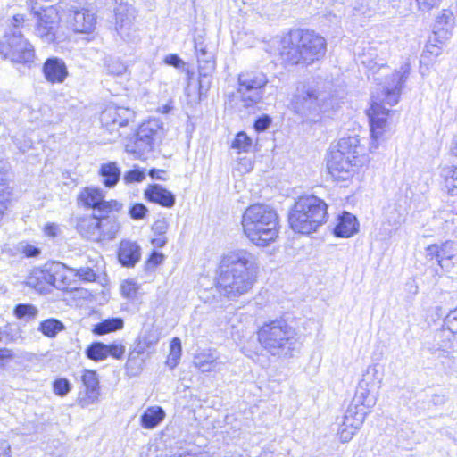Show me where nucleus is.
Instances as JSON below:
<instances>
[{
  "label": "nucleus",
  "mask_w": 457,
  "mask_h": 457,
  "mask_svg": "<svg viewBox=\"0 0 457 457\" xmlns=\"http://www.w3.org/2000/svg\"><path fill=\"white\" fill-rule=\"evenodd\" d=\"M163 135V128L159 120H150L141 124L136 133L135 141L126 145V151L142 155L154 149Z\"/></svg>",
  "instance_id": "f8f14e48"
},
{
  "label": "nucleus",
  "mask_w": 457,
  "mask_h": 457,
  "mask_svg": "<svg viewBox=\"0 0 457 457\" xmlns=\"http://www.w3.org/2000/svg\"><path fill=\"white\" fill-rule=\"evenodd\" d=\"M328 206L313 195H302L295 202L288 221L291 228L301 234H310L327 221Z\"/></svg>",
  "instance_id": "423d86ee"
},
{
  "label": "nucleus",
  "mask_w": 457,
  "mask_h": 457,
  "mask_svg": "<svg viewBox=\"0 0 457 457\" xmlns=\"http://www.w3.org/2000/svg\"><path fill=\"white\" fill-rule=\"evenodd\" d=\"M259 271L257 257L244 249L224 254L220 264L218 287L228 298L248 293L256 282Z\"/></svg>",
  "instance_id": "f257e3e1"
},
{
  "label": "nucleus",
  "mask_w": 457,
  "mask_h": 457,
  "mask_svg": "<svg viewBox=\"0 0 457 457\" xmlns=\"http://www.w3.org/2000/svg\"><path fill=\"white\" fill-rule=\"evenodd\" d=\"M409 73L410 65L408 63L402 65L398 71L386 78L384 82L378 83L377 90L380 92L372 93L371 106L368 112V116L373 141L378 140L383 136L387 126L386 116L390 111L381 105V103H386L391 106L398 103Z\"/></svg>",
  "instance_id": "f03ea898"
},
{
  "label": "nucleus",
  "mask_w": 457,
  "mask_h": 457,
  "mask_svg": "<svg viewBox=\"0 0 457 457\" xmlns=\"http://www.w3.org/2000/svg\"><path fill=\"white\" fill-rule=\"evenodd\" d=\"M163 254L154 251L148 259V263L153 266H157L163 261Z\"/></svg>",
  "instance_id": "680f3d73"
},
{
  "label": "nucleus",
  "mask_w": 457,
  "mask_h": 457,
  "mask_svg": "<svg viewBox=\"0 0 457 457\" xmlns=\"http://www.w3.org/2000/svg\"><path fill=\"white\" fill-rule=\"evenodd\" d=\"M86 355L88 359L95 361L106 359L108 357L106 345L102 342H95L91 344L86 349Z\"/></svg>",
  "instance_id": "e433bc0d"
},
{
  "label": "nucleus",
  "mask_w": 457,
  "mask_h": 457,
  "mask_svg": "<svg viewBox=\"0 0 457 457\" xmlns=\"http://www.w3.org/2000/svg\"><path fill=\"white\" fill-rule=\"evenodd\" d=\"M339 100L326 92H320L310 85L297 87L293 96L291 106L298 115L313 120L320 112H326L337 108Z\"/></svg>",
  "instance_id": "0eeeda50"
},
{
  "label": "nucleus",
  "mask_w": 457,
  "mask_h": 457,
  "mask_svg": "<svg viewBox=\"0 0 457 457\" xmlns=\"http://www.w3.org/2000/svg\"><path fill=\"white\" fill-rule=\"evenodd\" d=\"M137 289V285L133 281H125L121 285L122 295L129 299L136 297Z\"/></svg>",
  "instance_id": "49530a36"
},
{
  "label": "nucleus",
  "mask_w": 457,
  "mask_h": 457,
  "mask_svg": "<svg viewBox=\"0 0 457 457\" xmlns=\"http://www.w3.org/2000/svg\"><path fill=\"white\" fill-rule=\"evenodd\" d=\"M278 50L287 64H311L325 55L327 42L313 30L295 29L280 39Z\"/></svg>",
  "instance_id": "7ed1b4c3"
},
{
  "label": "nucleus",
  "mask_w": 457,
  "mask_h": 457,
  "mask_svg": "<svg viewBox=\"0 0 457 457\" xmlns=\"http://www.w3.org/2000/svg\"><path fill=\"white\" fill-rule=\"evenodd\" d=\"M371 392H373L372 389L366 386L361 387V385L358 384L355 395L349 407L356 408V410L363 408L367 412V410L375 404V396L370 395Z\"/></svg>",
  "instance_id": "cd10ccee"
},
{
  "label": "nucleus",
  "mask_w": 457,
  "mask_h": 457,
  "mask_svg": "<svg viewBox=\"0 0 457 457\" xmlns=\"http://www.w3.org/2000/svg\"><path fill=\"white\" fill-rule=\"evenodd\" d=\"M271 119L268 115H262L259 117L254 122V129L257 132L265 131L270 125Z\"/></svg>",
  "instance_id": "09e8293b"
},
{
  "label": "nucleus",
  "mask_w": 457,
  "mask_h": 457,
  "mask_svg": "<svg viewBox=\"0 0 457 457\" xmlns=\"http://www.w3.org/2000/svg\"><path fill=\"white\" fill-rule=\"evenodd\" d=\"M65 329V325L55 318L46 319L39 323L37 330L44 336L54 338Z\"/></svg>",
  "instance_id": "2f4dec72"
},
{
  "label": "nucleus",
  "mask_w": 457,
  "mask_h": 457,
  "mask_svg": "<svg viewBox=\"0 0 457 457\" xmlns=\"http://www.w3.org/2000/svg\"><path fill=\"white\" fill-rule=\"evenodd\" d=\"M81 381L86 388V395L78 398V403L82 408H86L98 399L99 380L95 370H86L81 377Z\"/></svg>",
  "instance_id": "6ab92c4d"
},
{
  "label": "nucleus",
  "mask_w": 457,
  "mask_h": 457,
  "mask_svg": "<svg viewBox=\"0 0 457 457\" xmlns=\"http://www.w3.org/2000/svg\"><path fill=\"white\" fill-rule=\"evenodd\" d=\"M99 232L101 233V241L113 239L120 230V223L117 217L111 213L99 214Z\"/></svg>",
  "instance_id": "b1692460"
},
{
  "label": "nucleus",
  "mask_w": 457,
  "mask_h": 457,
  "mask_svg": "<svg viewBox=\"0 0 457 457\" xmlns=\"http://www.w3.org/2000/svg\"><path fill=\"white\" fill-rule=\"evenodd\" d=\"M167 242L165 235H156V237H154L152 240V244L155 247H163Z\"/></svg>",
  "instance_id": "774afa93"
},
{
  "label": "nucleus",
  "mask_w": 457,
  "mask_h": 457,
  "mask_svg": "<svg viewBox=\"0 0 457 457\" xmlns=\"http://www.w3.org/2000/svg\"><path fill=\"white\" fill-rule=\"evenodd\" d=\"M135 112L129 108L122 106L109 105L101 113L100 120L104 129L107 130L115 140L122 136L120 129L127 127L133 121Z\"/></svg>",
  "instance_id": "ddd939ff"
},
{
  "label": "nucleus",
  "mask_w": 457,
  "mask_h": 457,
  "mask_svg": "<svg viewBox=\"0 0 457 457\" xmlns=\"http://www.w3.org/2000/svg\"><path fill=\"white\" fill-rule=\"evenodd\" d=\"M140 353L141 351H133L129 354V358L125 365V368L128 371L133 370L132 362H138V356Z\"/></svg>",
  "instance_id": "4d7b16f0"
},
{
  "label": "nucleus",
  "mask_w": 457,
  "mask_h": 457,
  "mask_svg": "<svg viewBox=\"0 0 457 457\" xmlns=\"http://www.w3.org/2000/svg\"><path fill=\"white\" fill-rule=\"evenodd\" d=\"M358 231V221L354 215L344 212L334 228V234L340 237H350Z\"/></svg>",
  "instance_id": "a878e982"
},
{
  "label": "nucleus",
  "mask_w": 457,
  "mask_h": 457,
  "mask_svg": "<svg viewBox=\"0 0 457 457\" xmlns=\"http://www.w3.org/2000/svg\"><path fill=\"white\" fill-rule=\"evenodd\" d=\"M426 258L428 261H433L434 259L438 263V259H440V249L438 245H430L426 248Z\"/></svg>",
  "instance_id": "603ef678"
},
{
  "label": "nucleus",
  "mask_w": 457,
  "mask_h": 457,
  "mask_svg": "<svg viewBox=\"0 0 457 457\" xmlns=\"http://www.w3.org/2000/svg\"><path fill=\"white\" fill-rule=\"evenodd\" d=\"M141 248L133 241L122 240L118 250V259L124 267L131 268L140 260Z\"/></svg>",
  "instance_id": "5701e85b"
},
{
  "label": "nucleus",
  "mask_w": 457,
  "mask_h": 457,
  "mask_svg": "<svg viewBox=\"0 0 457 457\" xmlns=\"http://www.w3.org/2000/svg\"><path fill=\"white\" fill-rule=\"evenodd\" d=\"M105 68L109 74L115 75V76L123 74L127 70V67L124 64V62H122L120 60L115 59V58L106 59L105 60Z\"/></svg>",
  "instance_id": "58836bf2"
},
{
  "label": "nucleus",
  "mask_w": 457,
  "mask_h": 457,
  "mask_svg": "<svg viewBox=\"0 0 457 457\" xmlns=\"http://www.w3.org/2000/svg\"><path fill=\"white\" fill-rule=\"evenodd\" d=\"M123 326L124 321L121 318H110L96 324L94 326L93 332L96 335L102 336L121 329Z\"/></svg>",
  "instance_id": "473e14b6"
},
{
  "label": "nucleus",
  "mask_w": 457,
  "mask_h": 457,
  "mask_svg": "<svg viewBox=\"0 0 457 457\" xmlns=\"http://www.w3.org/2000/svg\"><path fill=\"white\" fill-rule=\"evenodd\" d=\"M245 235L257 246H267L278 235V217L269 205L255 204L247 207L242 217Z\"/></svg>",
  "instance_id": "20e7f679"
},
{
  "label": "nucleus",
  "mask_w": 457,
  "mask_h": 457,
  "mask_svg": "<svg viewBox=\"0 0 457 457\" xmlns=\"http://www.w3.org/2000/svg\"><path fill=\"white\" fill-rule=\"evenodd\" d=\"M147 201L157 204L162 207L170 208L175 204V195L159 184L149 185L145 190Z\"/></svg>",
  "instance_id": "4be33fe9"
},
{
  "label": "nucleus",
  "mask_w": 457,
  "mask_h": 457,
  "mask_svg": "<svg viewBox=\"0 0 457 457\" xmlns=\"http://www.w3.org/2000/svg\"><path fill=\"white\" fill-rule=\"evenodd\" d=\"M152 229L155 235H165L168 229V223L165 220H158L154 223Z\"/></svg>",
  "instance_id": "864d4df0"
},
{
  "label": "nucleus",
  "mask_w": 457,
  "mask_h": 457,
  "mask_svg": "<svg viewBox=\"0 0 457 457\" xmlns=\"http://www.w3.org/2000/svg\"><path fill=\"white\" fill-rule=\"evenodd\" d=\"M252 145V139L245 132H239L231 144V147L247 152Z\"/></svg>",
  "instance_id": "ea45409f"
},
{
  "label": "nucleus",
  "mask_w": 457,
  "mask_h": 457,
  "mask_svg": "<svg viewBox=\"0 0 457 457\" xmlns=\"http://www.w3.org/2000/svg\"><path fill=\"white\" fill-rule=\"evenodd\" d=\"M418 9L421 12H428L438 6L440 0H415Z\"/></svg>",
  "instance_id": "8fccbe9b"
},
{
  "label": "nucleus",
  "mask_w": 457,
  "mask_h": 457,
  "mask_svg": "<svg viewBox=\"0 0 457 457\" xmlns=\"http://www.w3.org/2000/svg\"><path fill=\"white\" fill-rule=\"evenodd\" d=\"M145 179V170L139 169H134L125 172L123 176V181L125 184H132L142 182Z\"/></svg>",
  "instance_id": "79ce46f5"
},
{
  "label": "nucleus",
  "mask_w": 457,
  "mask_h": 457,
  "mask_svg": "<svg viewBox=\"0 0 457 457\" xmlns=\"http://www.w3.org/2000/svg\"><path fill=\"white\" fill-rule=\"evenodd\" d=\"M71 390V384L66 378H59L54 382V392L60 396L66 395Z\"/></svg>",
  "instance_id": "37998d69"
},
{
  "label": "nucleus",
  "mask_w": 457,
  "mask_h": 457,
  "mask_svg": "<svg viewBox=\"0 0 457 457\" xmlns=\"http://www.w3.org/2000/svg\"><path fill=\"white\" fill-rule=\"evenodd\" d=\"M362 148L360 145V139L357 137H348L341 138L337 149L331 150L327 168L329 174L336 180H346L353 170L358 165V158Z\"/></svg>",
  "instance_id": "6e6552de"
},
{
  "label": "nucleus",
  "mask_w": 457,
  "mask_h": 457,
  "mask_svg": "<svg viewBox=\"0 0 457 457\" xmlns=\"http://www.w3.org/2000/svg\"><path fill=\"white\" fill-rule=\"evenodd\" d=\"M55 25L53 21H49L48 17L41 16L38 19L37 26V34L46 42H52L55 38Z\"/></svg>",
  "instance_id": "72a5a7b5"
},
{
  "label": "nucleus",
  "mask_w": 457,
  "mask_h": 457,
  "mask_svg": "<svg viewBox=\"0 0 457 457\" xmlns=\"http://www.w3.org/2000/svg\"><path fill=\"white\" fill-rule=\"evenodd\" d=\"M100 175L103 177V183L106 187H113L120 179V169L117 162H110L101 166Z\"/></svg>",
  "instance_id": "c756f323"
},
{
  "label": "nucleus",
  "mask_w": 457,
  "mask_h": 457,
  "mask_svg": "<svg viewBox=\"0 0 457 457\" xmlns=\"http://www.w3.org/2000/svg\"><path fill=\"white\" fill-rule=\"evenodd\" d=\"M76 275L81 279L91 282L96 278V273L89 267H82L77 270Z\"/></svg>",
  "instance_id": "de8ad7c7"
},
{
  "label": "nucleus",
  "mask_w": 457,
  "mask_h": 457,
  "mask_svg": "<svg viewBox=\"0 0 457 457\" xmlns=\"http://www.w3.org/2000/svg\"><path fill=\"white\" fill-rule=\"evenodd\" d=\"M77 203L79 206L93 209L97 214L119 212L122 208V204L117 200L106 201L104 191L94 187L82 188L78 195Z\"/></svg>",
  "instance_id": "4468645a"
},
{
  "label": "nucleus",
  "mask_w": 457,
  "mask_h": 457,
  "mask_svg": "<svg viewBox=\"0 0 457 457\" xmlns=\"http://www.w3.org/2000/svg\"><path fill=\"white\" fill-rule=\"evenodd\" d=\"M455 344H457V307L445 316L442 327L435 332L433 345L429 350L432 353H448Z\"/></svg>",
  "instance_id": "2eb2a0df"
},
{
  "label": "nucleus",
  "mask_w": 457,
  "mask_h": 457,
  "mask_svg": "<svg viewBox=\"0 0 457 457\" xmlns=\"http://www.w3.org/2000/svg\"><path fill=\"white\" fill-rule=\"evenodd\" d=\"M164 417L165 412L162 408L149 407L141 415L140 423L144 428L153 429L163 420Z\"/></svg>",
  "instance_id": "c85d7f7f"
},
{
  "label": "nucleus",
  "mask_w": 457,
  "mask_h": 457,
  "mask_svg": "<svg viewBox=\"0 0 457 457\" xmlns=\"http://www.w3.org/2000/svg\"><path fill=\"white\" fill-rule=\"evenodd\" d=\"M366 416V411L362 408L361 410L348 407L344 417V421L340 426L337 435L343 443L349 442L353 436L362 425Z\"/></svg>",
  "instance_id": "dca6fc26"
},
{
  "label": "nucleus",
  "mask_w": 457,
  "mask_h": 457,
  "mask_svg": "<svg viewBox=\"0 0 457 457\" xmlns=\"http://www.w3.org/2000/svg\"><path fill=\"white\" fill-rule=\"evenodd\" d=\"M38 309L30 303H18L13 310L15 317L26 322L33 321L38 315Z\"/></svg>",
  "instance_id": "f704fd0d"
},
{
  "label": "nucleus",
  "mask_w": 457,
  "mask_h": 457,
  "mask_svg": "<svg viewBox=\"0 0 457 457\" xmlns=\"http://www.w3.org/2000/svg\"><path fill=\"white\" fill-rule=\"evenodd\" d=\"M455 26L454 15L452 11L444 9L437 15L432 35L426 45V52L434 57L442 54L453 37Z\"/></svg>",
  "instance_id": "9b49d317"
},
{
  "label": "nucleus",
  "mask_w": 457,
  "mask_h": 457,
  "mask_svg": "<svg viewBox=\"0 0 457 457\" xmlns=\"http://www.w3.org/2000/svg\"><path fill=\"white\" fill-rule=\"evenodd\" d=\"M107 347V356H112L115 359H121L125 353L126 348L121 343H112L111 345H106Z\"/></svg>",
  "instance_id": "c03bdc74"
},
{
  "label": "nucleus",
  "mask_w": 457,
  "mask_h": 457,
  "mask_svg": "<svg viewBox=\"0 0 457 457\" xmlns=\"http://www.w3.org/2000/svg\"><path fill=\"white\" fill-rule=\"evenodd\" d=\"M445 179V187H447L449 193L452 195H457L455 192L457 190V166L446 168L444 170Z\"/></svg>",
  "instance_id": "4c0bfd02"
},
{
  "label": "nucleus",
  "mask_w": 457,
  "mask_h": 457,
  "mask_svg": "<svg viewBox=\"0 0 457 457\" xmlns=\"http://www.w3.org/2000/svg\"><path fill=\"white\" fill-rule=\"evenodd\" d=\"M46 79L50 83H62L68 76V71L63 60L52 57L46 59L43 65Z\"/></svg>",
  "instance_id": "aec40b11"
},
{
  "label": "nucleus",
  "mask_w": 457,
  "mask_h": 457,
  "mask_svg": "<svg viewBox=\"0 0 457 457\" xmlns=\"http://www.w3.org/2000/svg\"><path fill=\"white\" fill-rule=\"evenodd\" d=\"M68 22L74 31L89 33L95 28L96 16L88 9L71 7L69 9Z\"/></svg>",
  "instance_id": "f3484780"
},
{
  "label": "nucleus",
  "mask_w": 457,
  "mask_h": 457,
  "mask_svg": "<svg viewBox=\"0 0 457 457\" xmlns=\"http://www.w3.org/2000/svg\"><path fill=\"white\" fill-rule=\"evenodd\" d=\"M0 194L7 197H9L11 194L6 173L3 167H0Z\"/></svg>",
  "instance_id": "3c124183"
},
{
  "label": "nucleus",
  "mask_w": 457,
  "mask_h": 457,
  "mask_svg": "<svg viewBox=\"0 0 457 457\" xmlns=\"http://www.w3.org/2000/svg\"><path fill=\"white\" fill-rule=\"evenodd\" d=\"M51 275V287L58 290H68L71 280L67 276L66 267L61 262H54L49 266Z\"/></svg>",
  "instance_id": "bb28decb"
},
{
  "label": "nucleus",
  "mask_w": 457,
  "mask_h": 457,
  "mask_svg": "<svg viewBox=\"0 0 457 457\" xmlns=\"http://www.w3.org/2000/svg\"><path fill=\"white\" fill-rule=\"evenodd\" d=\"M21 252L26 257H36L40 253L39 248L29 244L22 246Z\"/></svg>",
  "instance_id": "6e6d98bb"
},
{
  "label": "nucleus",
  "mask_w": 457,
  "mask_h": 457,
  "mask_svg": "<svg viewBox=\"0 0 457 457\" xmlns=\"http://www.w3.org/2000/svg\"><path fill=\"white\" fill-rule=\"evenodd\" d=\"M196 53H197V58H198L199 62H201L203 61V62H205L207 63V65H210L211 67L213 66V62L209 60V58H211V56H207V52L205 49L201 48L198 50V48L196 47Z\"/></svg>",
  "instance_id": "e2e57ef3"
},
{
  "label": "nucleus",
  "mask_w": 457,
  "mask_h": 457,
  "mask_svg": "<svg viewBox=\"0 0 457 457\" xmlns=\"http://www.w3.org/2000/svg\"><path fill=\"white\" fill-rule=\"evenodd\" d=\"M12 352L7 348L0 349V367L4 365V361L12 358Z\"/></svg>",
  "instance_id": "338daca9"
},
{
  "label": "nucleus",
  "mask_w": 457,
  "mask_h": 457,
  "mask_svg": "<svg viewBox=\"0 0 457 457\" xmlns=\"http://www.w3.org/2000/svg\"><path fill=\"white\" fill-rule=\"evenodd\" d=\"M147 212L148 209L145 204H135L130 207L129 213L131 219L133 220H142L145 216Z\"/></svg>",
  "instance_id": "a18cd8bd"
},
{
  "label": "nucleus",
  "mask_w": 457,
  "mask_h": 457,
  "mask_svg": "<svg viewBox=\"0 0 457 457\" xmlns=\"http://www.w3.org/2000/svg\"><path fill=\"white\" fill-rule=\"evenodd\" d=\"M453 259L438 260L437 266L440 268L442 272H450L453 264Z\"/></svg>",
  "instance_id": "0e129e2a"
},
{
  "label": "nucleus",
  "mask_w": 457,
  "mask_h": 457,
  "mask_svg": "<svg viewBox=\"0 0 457 457\" xmlns=\"http://www.w3.org/2000/svg\"><path fill=\"white\" fill-rule=\"evenodd\" d=\"M0 457H12L11 445L6 440L0 441Z\"/></svg>",
  "instance_id": "052dcab7"
},
{
  "label": "nucleus",
  "mask_w": 457,
  "mask_h": 457,
  "mask_svg": "<svg viewBox=\"0 0 457 457\" xmlns=\"http://www.w3.org/2000/svg\"><path fill=\"white\" fill-rule=\"evenodd\" d=\"M46 235L54 237L60 233V227L55 223H48L45 226Z\"/></svg>",
  "instance_id": "13d9d810"
},
{
  "label": "nucleus",
  "mask_w": 457,
  "mask_h": 457,
  "mask_svg": "<svg viewBox=\"0 0 457 457\" xmlns=\"http://www.w3.org/2000/svg\"><path fill=\"white\" fill-rule=\"evenodd\" d=\"M24 22V16L22 14H16L12 18V29H10L8 33H12L13 30L16 32H21L19 29L22 26Z\"/></svg>",
  "instance_id": "bf43d9fd"
},
{
  "label": "nucleus",
  "mask_w": 457,
  "mask_h": 457,
  "mask_svg": "<svg viewBox=\"0 0 457 457\" xmlns=\"http://www.w3.org/2000/svg\"><path fill=\"white\" fill-rule=\"evenodd\" d=\"M164 62L166 64L175 68H180L184 65V62L177 54H169L165 57Z\"/></svg>",
  "instance_id": "5fc2aeb1"
},
{
  "label": "nucleus",
  "mask_w": 457,
  "mask_h": 457,
  "mask_svg": "<svg viewBox=\"0 0 457 457\" xmlns=\"http://www.w3.org/2000/svg\"><path fill=\"white\" fill-rule=\"evenodd\" d=\"M165 174V171L163 170H157V169H152L149 170L148 175L153 179L156 180H165L166 178L162 175Z\"/></svg>",
  "instance_id": "69168bd1"
},
{
  "label": "nucleus",
  "mask_w": 457,
  "mask_h": 457,
  "mask_svg": "<svg viewBox=\"0 0 457 457\" xmlns=\"http://www.w3.org/2000/svg\"><path fill=\"white\" fill-rule=\"evenodd\" d=\"M381 382L382 376L378 371L377 365H370L367 367L359 384L361 385V387L366 386L374 390L380 386Z\"/></svg>",
  "instance_id": "7c9ffc66"
},
{
  "label": "nucleus",
  "mask_w": 457,
  "mask_h": 457,
  "mask_svg": "<svg viewBox=\"0 0 457 457\" xmlns=\"http://www.w3.org/2000/svg\"><path fill=\"white\" fill-rule=\"evenodd\" d=\"M194 363L203 372H210L220 370L224 361L220 360L216 350L208 349L195 354Z\"/></svg>",
  "instance_id": "412c9836"
},
{
  "label": "nucleus",
  "mask_w": 457,
  "mask_h": 457,
  "mask_svg": "<svg viewBox=\"0 0 457 457\" xmlns=\"http://www.w3.org/2000/svg\"><path fill=\"white\" fill-rule=\"evenodd\" d=\"M0 54L12 62L28 66H30L35 60L34 46L21 32L15 30L5 33L4 39L0 42Z\"/></svg>",
  "instance_id": "9d476101"
},
{
  "label": "nucleus",
  "mask_w": 457,
  "mask_h": 457,
  "mask_svg": "<svg viewBox=\"0 0 457 457\" xmlns=\"http://www.w3.org/2000/svg\"><path fill=\"white\" fill-rule=\"evenodd\" d=\"M181 341L179 337H174L170 345V353L167 357L166 364L170 370H173L178 364L181 357Z\"/></svg>",
  "instance_id": "c9c22d12"
},
{
  "label": "nucleus",
  "mask_w": 457,
  "mask_h": 457,
  "mask_svg": "<svg viewBox=\"0 0 457 457\" xmlns=\"http://www.w3.org/2000/svg\"><path fill=\"white\" fill-rule=\"evenodd\" d=\"M51 278L49 267L46 266L44 269L34 270L29 276L27 284L36 291L44 293L51 287Z\"/></svg>",
  "instance_id": "393cba45"
},
{
  "label": "nucleus",
  "mask_w": 457,
  "mask_h": 457,
  "mask_svg": "<svg viewBox=\"0 0 457 457\" xmlns=\"http://www.w3.org/2000/svg\"><path fill=\"white\" fill-rule=\"evenodd\" d=\"M440 249V259H453L457 253V243L453 241H446L441 245H439Z\"/></svg>",
  "instance_id": "a19ab883"
},
{
  "label": "nucleus",
  "mask_w": 457,
  "mask_h": 457,
  "mask_svg": "<svg viewBox=\"0 0 457 457\" xmlns=\"http://www.w3.org/2000/svg\"><path fill=\"white\" fill-rule=\"evenodd\" d=\"M257 340L263 350L277 357H292L298 346L295 328L282 318L266 321L259 327Z\"/></svg>",
  "instance_id": "39448f33"
},
{
  "label": "nucleus",
  "mask_w": 457,
  "mask_h": 457,
  "mask_svg": "<svg viewBox=\"0 0 457 457\" xmlns=\"http://www.w3.org/2000/svg\"><path fill=\"white\" fill-rule=\"evenodd\" d=\"M269 82L267 74L262 71L248 70L240 72L237 78V92L245 105L252 106L261 102Z\"/></svg>",
  "instance_id": "1a4fd4ad"
},
{
  "label": "nucleus",
  "mask_w": 457,
  "mask_h": 457,
  "mask_svg": "<svg viewBox=\"0 0 457 457\" xmlns=\"http://www.w3.org/2000/svg\"><path fill=\"white\" fill-rule=\"evenodd\" d=\"M76 229L85 238L99 242L101 241V233L99 232V214L77 216Z\"/></svg>",
  "instance_id": "a211bd4d"
}]
</instances>
